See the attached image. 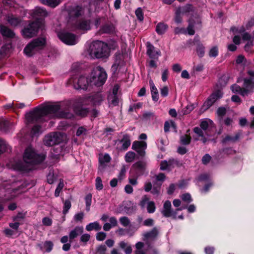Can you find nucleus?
<instances>
[{"instance_id":"1","label":"nucleus","mask_w":254,"mask_h":254,"mask_svg":"<svg viewBox=\"0 0 254 254\" xmlns=\"http://www.w3.org/2000/svg\"><path fill=\"white\" fill-rule=\"evenodd\" d=\"M60 106L58 105H49L41 108H36L27 113L25 119L27 124H33L36 122L46 121L53 118L70 119L73 115L68 112L59 113Z\"/></svg>"},{"instance_id":"2","label":"nucleus","mask_w":254,"mask_h":254,"mask_svg":"<svg viewBox=\"0 0 254 254\" xmlns=\"http://www.w3.org/2000/svg\"><path fill=\"white\" fill-rule=\"evenodd\" d=\"M45 158L44 155H39L31 147L26 148L23 155V159L25 163V171L32 170L34 166L42 162Z\"/></svg>"},{"instance_id":"3","label":"nucleus","mask_w":254,"mask_h":254,"mask_svg":"<svg viewBox=\"0 0 254 254\" xmlns=\"http://www.w3.org/2000/svg\"><path fill=\"white\" fill-rule=\"evenodd\" d=\"M88 52L92 58H106L110 55V50L108 45L99 41L94 42L90 44Z\"/></svg>"},{"instance_id":"4","label":"nucleus","mask_w":254,"mask_h":254,"mask_svg":"<svg viewBox=\"0 0 254 254\" xmlns=\"http://www.w3.org/2000/svg\"><path fill=\"white\" fill-rule=\"evenodd\" d=\"M45 43L46 39L44 38L35 39L25 47L24 53L26 56L31 57L42 49Z\"/></svg>"},{"instance_id":"5","label":"nucleus","mask_w":254,"mask_h":254,"mask_svg":"<svg viewBox=\"0 0 254 254\" xmlns=\"http://www.w3.org/2000/svg\"><path fill=\"white\" fill-rule=\"evenodd\" d=\"M107 76L104 69L100 66L95 68L91 74L90 83L97 86L102 85L106 80Z\"/></svg>"},{"instance_id":"6","label":"nucleus","mask_w":254,"mask_h":254,"mask_svg":"<svg viewBox=\"0 0 254 254\" xmlns=\"http://www.w3.org/2000/svg\"><path fill=\"white\" fill-rule=\"evenodd\" d=\"M66 136L61 132H54L47 135L44 139V143L45 145L51 146L59 144L65 140Z\"/></svg>"},{"instance_id":"7","label":"nucleus","mask_w":254,"mask_h":254,"mask_svg":"<svg viewBox=\"0 0 254 254\" xmlns=\"http://www.w3.org/2000/svg\"><path fill=\"white\" fill-rule=\"evenodd\" d=\"M41 22L39 21H33L30 23L26 27L22 30L23 36L28 38L34 37L37 34Z\"/></svg>"},{"instance_id":"8","label":"nucleus","mask_w":254,"mask_h":254,"mask_svg":"<svg viewBox=\"0 0 254 254\" xmlns=\"http://www.w3.org/2000/svg\"><path fill=\"white\" fill-rule=\"evenodd\" d=\"M59 39L67 45H73L77 43L78 37L73 33L62 32L58 34Z\"/></svg>"},{"instance_id":"9","label":"nucleus","mask_w":254,"mask_h":254,"mask_svg":"<svg viewBox=\"0 0 254 254\" xmlns=\"http://www.w3.org/2000/svg\"><path fill=\"white\" fill-rule=\"evenodd\" d=\"M70 83H73L74 87L77 89H86L90 84V80L85 76H80L78 79L72 77L69 79Z\"/></svg>"},{"instance_id":"10","label":"nucleus","mask_w":254,"mask_h":254,"mask_svg":"<svg viewBox=\"0 0 254 254\" xmlns=\"http://www.w3.org/2000/svg\"><path fill=\"white\" fill-rule=\"evenodd\" d=\"M146 147L147 144L145 141H135L132 145V149L136 151L141 156L145 155Z\"/></svg>"},{"instance_id":"11","label":"nucleus","mask_w":254,"mask_h":254,"mask_svg":"<svg viewBox=\"0 0 254 254\" xmlns=\"http://www.w3.org/2000/svg\"><path fill=\"white\" fill-rule=\"evenodd\" d=\"M192 7L190 5H188L185 7H178L175 12V21L177 23H180L182 21V15L185 13L192 10Z\"/></svg>"},{"instance_id":"12","label":"nucleus","mask_w":254,"mask_h":254,"mask_svg":"<svg viewBox=\"0 0 254 254\" xmlns=\"http://www.w3.org/2000/svg\"><path fill=\"white\" fill-rule=\"evenodd\" d=\"M83 232V228L82 226H76L69 233V241L72 243L73 240Z\"/></svg>"},{"instance_id":"13","label":"nucleus","mask_w":254,"mask_h":254,"mask_svg":"<svg viewBox=\"0 0 254 254\" xmlns=\"http://www.w3.org/2000/svg\"><path fill=\"white\" fill-rule=\"evenodd\" d=\"M31 15L33 18L37 20V21H38V20L47 16L48 13L46 10L40 7H36L33 11Z\"/></svg>"},{"instance_id":"14","label":"nucleus","mask_w":254,"mask_h":254,"mask_svg":"<svg viewBox=\"0 0 254 254\" xmlns=\"http://www.w3.org/2000/svg\"><path fill=\"white\" fill-rule=\"evenodd\" d=\"M161 213L166 217H169L173 215V212L171 209V203L169 200H166L164 202Z\"/></svg>"},{"instance_id":"15","label":"nucleus","mask_w":254,"mask_h":254,"mask_svg":"<svg viewBox=\"0 0 254 254\" xmlns=\"http://www.w3.org/2000/svg\"><path fill=\"white\" fill-rule=\"evenodd\" d=\"M111 157L108 154H105L104 155H100L99 158L100 165L98 169L102 171L106 166V164L109 163L111 161Z\"/></svg>"},{"instance_id":"16","label":"nucleus","mask_w":254,"mask_h":254,"mask_svg":"<svg viewBox=\"0 0 254 254\" xmlns=\"http://www.w3.org/2000/svg\"><path fill=\"white\" fill-rule=\"evenodd\" d=\"M118 141L122 144L121 149L123 150H127L131 144L130 136L127 134H124L123 138Z\"/></svg>"},{"instance_id":"17","label":"nucleus","mask_w":254,"mask_h":254,"mask_svg":"<svg viewBox=\"0 0 254 254\" xmlns=\"http://www.w3.org/2000/svg\"><path fill=\"white\" fill-rule=\"evenodd\" d=\"M193 131L198 137V138L195 139V140H200L204 143L207 142V139L205 136L206 132L205 133V131L201 129L200 127H195L193 128Z\"/></svg>"},{"instance_id":"18","label":"nucleus","mask_w":254,"mask_h":254,"mask_svg":"<svg viewBox=\"0 0 254 254\" xmlns=\"http://www.w3.org/2000/svg\"><path fill=\"white\" fill-rule=\"evenodd\" d=\"M147 54L151 59L157 58L159 56V53L155 50V47L149 42L147 44Z\"/></svg>"},{"instance_id":"19","label":"nucleus","mask_w":254,"mask_h":254,"mask_svg":"<svg viewBox=\"0 0 254 254\" xmlns=\"http://www.w3.org/2000/svg\"><path fill=\"white\" fill-rule=\"evenodd\" d=\"M0 33L4 37L8 38H14V33L7 27L1 25H0Z\"/></svg>"},{"instance_id":"20","label":"nucleus","mask_w":254,"mask_h":254,"mask_svg":"<svg viewBox=\"0 0 254 254\" xmlns=\"http://www.w3.org/2000/svg\"><path fill=\"white\" fill-rule=\"evenodd\" d=\"M231 89L234 93H238L243 96L248 95L249 94V90H247L243 87H241L240 86L234 84L231 86Z\"/></svg>"},{"instance_id":"21","label":"nucleus","mask_w":254,"mask_h":254,"mask_svg":"<svg viewBox=\"0 0 254 254\" xmlns=\"http://www.w3.org/2000/svg\"><path fill=\"white\" fill-rule=\"evenodd\" d=\"M7 21L12 26L15 27L19 25L21 22V19L19 17H17L14 15H8Z\"/></svg>"},{"instance_id":"22","label":"nucleus","mask_w":254,"mask_h":254,"mask_svg":"<svg viewBox=\"0 0 254 254\" xmlns=\"http://www.w3.org/2000/svg\"><path fill=\"white\" fill-rule=\"evenodd\" d=\"M244 88L249 90V93L254 88V81L252 78L244 79Z\"/></svg>"},{"instance_id":"23","label":"nucleus","mask_w":254,"mask_h":254,"mask_svg":"<svg viewBox=\"0 0 254 254\" xmlns=\"http://www.w3.org/2000/svg\"><path fill=\"white\" fill-rule=\"evenodd\" d=\"M76 29L82 30H87L90 28V22L87 20H82L77 22Z\"/></svg>"},{"instance_id":"24","label":"nucleus","mask_w":254,"mask_h":254,"mask_svg":"<svg viewBox=\"0 0 254 254\" xmlns=\"http://www.w3.org/2000/svg\"><path fill=\"white\" fill-rule=\"evenodd\" d=\"M151 92L153 100L157 101L158 100V92L152 80H149Z\"/></svg>"},{"instance_id":"25","label":"nucleus","mask_w":254,"mask_h":254,"mask_svg":"<svg viewBox=\"0 0 254 254\" xmlns=\"http://www.w3.org/2000/svg\"><path fill=\"white\" fill-rule=\"evenodd\" d=\"M11 126V124L8 120L0 118V130L6 131Z\"/></svg>"},{"instance_id":"26","label":"nucleus","mask_w":254,"mask_h":254,"mask_svg":"<svg viewBox=\"0 0 254 254\" xmlns=\"http://www.w3.org/2000/svg\"><path fill=\"white\" fill-rule=\"evenodd\" d=\"M158 233L156 228H154L151 231L144 234V240L154 239L156 237Z\"/></svg>"},{"instance_id":"27","label":"nucleus","mask_w":254,"mask_h":254,"mask_svg":"<svg viewBox=\"0 0 254 254\" xmlns=\"http://www.w3.org/2000/svg\"><path fill=\"white\" fill-rule=\"evenodd\" d=\"M86 229L88 231H91L93 230L99 231L101 229V226L98 222L90 223L86 226Z\"/></svg>"},{"instance_id":"28","label":"nucleus","mask_w":254,"mask_h":254,"mask_svg":"<svg viewBox=\"0 0 254 254\" xmlns=\"http://www.w3.org/2000/svg\"><path fill=\"white\" fill-rule=\"evenodd\" d=\"M168 26L166 24L162 23H158L156 27V31L159 34H162L165 32Z\"/></svg>"},{"instance_id":"29","label":"nucleus","mask_w":254,"mask_h":254,"mask_svg":"<svg viewBox=\"0 0 254 254\" xmlns=\"http://www.w3.org/2000/svg\"><path fill=\"white\" fill-rule=\"evenodd\" d=\"M92 100L94 104L98 105L103 100V97L101 93H97L92 96Z\"/></svg>"},{"instance_id":"30","label":"nucleus","mask_w":254,"mask_h":254,"mask_svg":"<svg viewBox=\"0 0 254 254\" xmlns=\"http://www.w3.org/2000/svg\"><path fill=\"white\" fill-rule=\"evenodd\" d=\"M108 99L109 104L113 106H116L119 103V98L117 95H115V94H110Z\"/></svg>"},{"instance_id":"31","label":"nucleus","mask_w":254,"mask_h":254,"mask_svg":"<svg viewBox=\"0 0 254 254\" xmlns=\"http://www.w3.org/2000/svg\"><path fill=\"white\" fill-rule=\"evenodd\" d=\"M215 102V100L212 99L211 98V95H210L203 104L202 108L204 109V110H206L209 108Z\"/></svg>"},{"instance_id":"32","label":"nucleus","mask_w":254,"mask_h":254,"mask_svg":"<svg viewBox=\"0 0 254 254\" xmlns=\"http://www.w3.org/2000/svg\"><path fill=\"white\" fill-rule=\"evenodd\" d=\"M212 123V121L210 120H205L201 121L200 126V128L203 130L206 133V130L208 128L209 125H211Z\"/></svg>"},{"instance_id":"33","label":"nucleus","mask_w":254,"mask_h":254,"mask_svg":"<svg viewBox=\"0 0 254 254\" xmlns=\"http://www.w3.org/2000/svg\"><path fill=\"white\" fill-rule=\"evenodd\" d=\"M42 3L48 5L55 7L57 6L60 2V0H42Z\"/></svg>"},{"instance_id":"34","label":"nucleus","mask_w":254,"mask_h":254,"mask_svg":"<svg viewBox=\"0 0 254 254\" xmlns=\"http://www.w3.org/2000/svg\"><path fill=\"white\" fill-rule=\"evenodd\" d=\"M135 156L136 155L134 152L128 151L125 155V160L127 163L131 162L134 160Z\"/></svg>"},{"instance_id":"35","label":"nucleus","mask_w":254,"mask_h":254,"mask_svg":"<svg viewBox=\"0 0 254 254\" xmlns=\"http://www.w3.org/2000/svg\"><path fill=\"white\" fill-rule=\"evenodd\" d=\"M150 201L148 197L146 195H144L142 197L139 205L141 208H144Z\"/></svg>"},{"instance_id":"36","label":"nucleus","mask_w":254,"mask_h":254,"mask_svg":"<svg viewBox=\"0 0 254 254\" xmlns=\"http://www.w3.org/2000/svg\"><path fill=\"white\" fill-rule=\"evenodd\" d=\"M8 149H9V147L5 141L0 139V154L7 151Z\"/></svg>"},{"instance_id":"37","label":"nucleus","mask_w":254,"mask_h":254,"mask_svg":"<svg viewBox=\"0 0 254 254\" xmlns=\"http://www.w3.org/2000/svg\"><path fill=\"white\" fill-rule=\"evenodd\" d=\"M64 187V183L63 180H60V182L55 190V196L56 197H58L60 195V193Z\"/></svg>"},{"instance_id":"38","label":"nucleus","mask_w":254,"mask_h":254,"mask_svg":"<svg viewBox=\"0 0 254 254\" xmlns=\"http://www.w3.org/2000/svg\"><path fill=\"white\" fill-rule=\"evenodd\" d=\"M86 210L89 211L92 202V195L90 193L88 194L85 197Z\"/></svg>"},{"instance_id":"39","label":"nucleus","mask_w":254,"mask_h":254,"mask_svg":"<svg viewBox=\"0 0 254 254\" xmlns=\"http://www.w3.org/2000/svg\"><path fill=\"white\" fill-rule=\"evenodd\" d=\"M147 211L149 213H153L156 210L155 203L153 201H150L146 206Z\"/></svg>"},{"instance_id":"40","label":"nucleus","mask_w":254,"mask_h":254,"mask_svg":"<svg viewBox=\"0 0 254 254\" xmlns=\"http://www.w3.org/2000/svg\"><path fill=\"white\" fill-rule=\"evenodd\" d=\"M133 167L141 171H143L145 169L146 163L143 161H138L133 165Z\"/></svg>"},{"instance_id":"41","label":"nucleus","mask_w":254,"mask_h":254,"mask_svg":"<svg viewBox=\"0 0 254 254\" xmlns=\"http://www.w3.org/2000/svg\"><path fill=\"white\" fill-rule=\"evenodd\" d=\"M209 56L211 58H215L218 55V48L217 46H214L210 49L209 51Z\"/></svg>"},{"instance_id":"42","label":"nucleus","mask_w":254,"mask_h":254,"mask_svg":"<svg viewBox=\"0 0 254 254\" xmlns=\"http://www.w3.org/2000/svg\"><path fill=\"white\" fill-rule=\"evenodd\" d=\"M191 140V137L187 134H185L181 137V142L184 145L189 144Z\"/></svg>"},{"instance_id":"43","label":"nucleus","mask_w":254,"mask_h":254,"mask_svg":"<svg viewBox=\"0 0 254 254\" xmlns=\"http://www.w3.org/2000/svg\"><path fill=\"white\" fill-rule=\"evenodd\" d=\"M82 12V8L79 6L75 7L71 12V15L77 17L81 14Z\"/></svg>"},{"instance_id":"44","label":"nucleus","mask_w":254,"mask_h":254,"mask_svg":"<svg viewBox=\"0 0 254 254\" xmlns=\"http://www.w3.org/2000/svg\"><path fill=\"white\" fill-rule=\"evenodd\" d=\"M64 205L63 207V213L65 214L71 207V202L69 200H65L64 202Z\"/></svg>"},{"instance_id":"45","label":"nucleus","mask_w":254,"mask_h":254,"mask_svg":"<svg viewBox=\"0 0 254 254\" xmlns=\"http://www.w3.org/2000/svg\"><path fill=\"white\" fill-rule=\"evenodd\" d=\"M172 126L174 128H176V125L174 122L171 121L170 122H166L164 124V129L165 132H168L169 131V129L170 127Z\"/></svg>"},{"instance_id":"46","label":"nucleus","mask_w":254,"mask_h":254,"mask_svg":"<svg viewBox=\"0 0 254 254\" xmlns=\"http://www.w3.org/2000/svg\"><path fill=\"white\" fill-rule=\"evenodd\" d=\"M222 92L221 90H217L216 91L213 92L211 95V98L216 101L219 99L221 98L222 97Z\"/></svg>"},{"instance_id":"47","label":"nucleus","mask_w":254,"mask_h":254,"mask_svg":"<svg viewBox=\"0 0 254 254\" xmlns=\"http://www.w3.org/2000/svg\"><path fill=\"white\" fill-rule=\"evenodd\" d=\"M239 137V136L238 134L234 137L227 135L223 139V142L225 143L228 141L235 142L238 139Z\"/></svg>"},{"instance_id":"48","label":"nucleus","mask_w":254,"mask_h":254,"mask_svg":"<svg viewBox=\"0 0 254 254\" xmlns=\"http://www.w3.org/2000/svg\"><path fill=\"white\" fill-rule=\"evenodd\" d=\"M119 220L121 224L125 227L128 226L130 224V220L126 216L121 217Z\"/></svg>"},{"instance_id":"49","label":"nucleus","mask_w":254,"mask_h":254,"mask_svg":"<svg viewBox=\"0 0 254 254\" xmlns=\"http://www.w3.org/2000/svg\"><path fill=\"white\" fill-rule=\"evenodd\" d=\"M181 198L184 202L188 203H190L192 201L191 195L188 193L182 194Z\"/></svg>"},{"instance_id":"50","label":"nucleus","mask_w":254,"mask_h":254,"mask_svg":"<svg viewBox=\"0 0 254 254\" xmlns=\"http://www.w3.org/2000/svg\"><path fill=\"white\" fill-rule=\"evenodd\" d=\"M95 186L96 189L98 190H101L103 189V185L102 180L100 177H97L96 178Z\"/></svg>"},{"instance_id":"51","label":"nucleus","mask_w":254,"mask_h":254,"mask_svg":"<svg viewBox=\"0 0 254 254\" xmlns=\"http://www.w3.org/2000/svg\"><path fill=\"white\" fill-rule=\"evenodd\" d=\"M11 47L10 44H6L2 46L0 49V54L1 55L6 54Z\"/></svg>"},{"instance_id":"52","label":"nucleus","mask_w":254,"mask_h":254,"mask_svg":"<svg viewBox=\"0 0 254 254\" xmlns=\"http://www.w3.org/2000/svg\"><path fill=\"white\" fill-rule=\"evenodd\" d=\"M197 55L199 57H202L204 55V47L202 45H199L197 48L196 50Z\"/></svg>"},{"instance_id":"53","label":"nucleus","mask_w":254,"mask_h":254,"mask_svg":"<svg viewBox=\"0 0 254 254\" xmlns=\"http://www.w3.org/2000/svg\"><path fill=\"white\" fill-rule=\"evenodd\" d=\"M90 235L88 234H84L80 237V241L81 242L83 243L85 245L90 240Z\"/></svg>"},{"instance_id":"54","label":"nucleus","mask_w":254,"mask_h":254,"mask_svg":"<svg viewBox=\"0 0 254 254\" xmlns=\"http://www.w3.org/2000/svg\"><path fill=\"white\" fill-rule=\"evenodd\" d=\"M167 164H168V169H171L175 166H178L179 162L174 159H169L167 161Z\"/></svg>"},{"instance_id":"55","label":"nucleus","mask_w":254,"mask_h":254,"mask_svg":"<svg viewBox=\"0 0 254 254\" xmlns=\"http://www.w3.org/2000/svg\"><path fill=\"white\" fill-rule=\"evenodd\" d=\"M42 224L44 226H50L52 224V220L48 217H44L42 219Z\"/></svg>"},{"instance_id":"56","label":"nucleus","mask_w":254,"mask_h":254,"mask_svg":"<svg viewBox=\"0 0 254 254\" xmlns=\"http://www.w3.org/2000/svg\"><path fill=\"white\" fill-rule=\"evenodd\" d=\"M41 127L39 125H35L34 126L31 130V133L33 135H36L38 134L39 132H41Z\"/></svg>"},{"instance_id":"57","label":"nucleus","mask_w":254,"mask_h":254,"mask_svg":"<svg viewBox=\"0 0 254 254\" xmlns=\"http://www.w3.org/2000/svg\"><path fill=\"white\" fill-rule=\"evenodd\" d=\"M56 179V178L53 173L50 172L47 176V181L50 184H53Z\"/></svg>"},{"instance_id":"58","label":"nucleus","mask_w":254,"mask_h":254,"mask_svg":"<svg viewBox=\"0 0 254 254\" xmlns=\"http://www.w3.org/2000/svg\"><path fill=\"white\" fill-rule=\"evenodd\" d=\"M87 133V129L83 127H79L76 133L77 136H80L81 135H85Z\"/></svg>"},{"instance_id":"59","label":"nucleus","mask_w":254,"mask_h":254,"mask_svg":"<svg viewBox=\"0 0 254 254\" xmlns=\"http://www.w3.org/2000/svg\"><path fill=\"white\" fill-rule=\"evenodd\" d=\"M135 14L138 20L142 21L143 19V15L141 8H138L135 11Z\"/></svg>"},{"instance_id":"60","label":"nucleus","mask_w":254,"mask_h":254,"mask_svg":"<svg viewBox=\"0 0 254 254\" xmlns=\"http://www.w3.org/2000/svg\"><path fill=\"white\" fill-rule=\"evenodd\" d=\"M44 246L46 248V251L47 252H50L53 249V244L51 241H46L44 244Z\"/></svg>"},{"instance_id":"61","label":"nucleus","mask_w":254,"mask_h":254,"mask_svg":"<svg viewBox=\"0 0 254 254\" xmlns=\"http://www.w3.org/2000/svg\"><path fill=\"white\" fill-rule=\"evenodd\" d=\"M106 237V234L104 232H99L96 235V239L98 241H103Z\"/></svg>"},{"instance_id":"62","label":"nucleus","mask_w":254,"mask_h":254,"mask_svg":"<svg viewBox=\"0 0 254 254\" xmlns=\"http://www.w3.org/2000/svg\"><path fill=\"white\" fill-rule=\"evenodd\" d=\"M194 25L193 24L190 23L187 28L188 34L190 35H193L194 34L195 31L194 30Z\"/></svg>"},{"instance_id":"63","label":"nucleus","mask_w":254,"mask_h":254,"mask_svg":"<svg viewBox=\"0 0 254 254\" xmlns=\"http://www.w3.org/2000/svg\"><path fill=\"white\" fill-rule=\"evenodd\" d=\"M75 112L77 115L82 117L86 116L88 113L87 110L84 109H81L79 110L75 109Z\"/></svg>"},{"instance_id":"64","label":"nucleus","mask_w":254,"mask_h":254,"mask_svg":"<svg viewBox=\"0 0 254 254\" xmlns=\"http://www.w3.org/2000/svg\"><path fill=\"white\" fill-rule=\"evenodd\" d=\"M168 88L165 86L162 88L160 90V94L162 97H166L168 94Z\"/></svg>"}]
</instances>
